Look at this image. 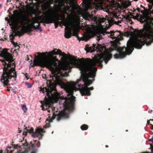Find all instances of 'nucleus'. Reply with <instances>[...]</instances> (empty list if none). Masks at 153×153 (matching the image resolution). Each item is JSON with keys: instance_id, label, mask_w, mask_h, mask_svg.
<instances>
[{"instance_id": "9b49d317", "label": "nucleus", "mask_w": 153, "mask_h": 153, "mask_svg": "<svg viewBox=\"0 0 153 153\" xmlns=\"http://www.w3.org/2000/svg\"><path fill=\"white\" fill-rule=\"evenodd\" d=\"M42 7L45 10L50 8V4L53 2H59V0H44L42 1Z\"/></svg>"}, {"instance_id": "ddd939ff", "label": "nucleus", "mask_w": 153, "mask_h": 153, "mask_svg": "<svg viewBox=\"0 0 153 153\" xmlns=\"http://www.w3.org/2000/svg\"><path fill=\"white\" fill-rule=\"evenodd\" d=\"M44 129L42 128H37L35 132H33L32 134L33 137H38L39 135H42L41 133L44 132Z\"/></svg>"}, {"instance_id": "c756f323", "label": "nucleus", "mask_w": 153, "mask_h": 153, "mask_svg": "<svg viewBox=\"0 0 153 153\" xmlns=\"http://www.w3.org/2000/svg\"><path fill=\"white\" fill-rule=\"evenodd\" d=\"M152 111V110H151V111L149 110L148 111V112H149V113H151Z\"/></svg>"}, {"instance_id": "473e14b6", "label": "nucleus", "mask_w": 153, "mask_h": 153, "mask_svg": "<svg viewBox=\"0 0 153 153\" xmlns=\"http://www.w3.org/2000/svg\"><path fill=\"white\" fill-rule=\"evenodd\" d=\"M13 92H14L15 94H16V91H13Z\"/></svg>"}, {"instance_id": "b1692460", "label": "nucleus", "mask_w": 153, "mask_h": 153, "mask_svg": "<svg viewBox=\"0 0 153 153\" xmlns=\"http://www.w3.org/2000/svg\"><path fill=\"white\" fill-rule=\"evenodd\" d=\"M85 85V82H84V84H78L77 85V86L79 88H80L81 87V86H83Z\"/></svg>"}, {"instance_id": "1a4fd4ad", "label": "nucleus", "mask_w": 153, "mask_h": 153, "mask_svg": "<svg viewBox=\"0 0 153 153\" xmlns=\"http://www.w3.org/2000/svg\"><path fill=\"white\" fill-rule=\"evenodd\" d=\"M65 37L67 39L69 38L71 34V30L74 31V34L76 36L77 35V30L78 27L79 25L77 22L74 20H71V22L65 25Z\"/></svg>"}, {"instance_id": "e433bc0d", "label": "nucleus", "mask_w": 153, "mask_h": 153, "mask_svg": "<svg viewBox=\"0 0 153 153\" xmlns=\"http://www.w3.org/2000/svg\"><path fill=\"white\" fill-rule=\"evenodd\" d=\"M53 115H54V112H53Z\"/></svg>"}, {"instance_id": "7ed1b4c3", "label": "nucleus", "mask_w": 153, "mask_h": 153, "mask_svg": "<svg viewBox=\"0 0 153 153\" xmlns=\"http://www.w3.org/2000/svg\"><path fill=\"white\" fill-rule=\"evenodd\" d=\"M54 79L55 80L53 81L50 79V77L47 80L46 84L48 88H40V91H42L43 93L46 92L48 98L45 102H41L42 104L41 107L43 110H45L48 109V108H51L53 111L54 108L52 107L53 102H57L59 96V94L55 89L56 85H59L61 88H64L69 95L65 100L63 111L59 113V116L57 118V121H59L62 117H66V118L68 117V114L65 112V110H68L71 113L74 109L75 97L73 95V93L76 89V83L72 82L66 84L63 82L56 79V77H54Z\"/></svg>"}, {"instance_id": "393cba45", "label": "nucleus", "mask_w": 153, "mask_h": 153, "mask_svg": "<svg viewBox=\"0 0 153 153\" xmlns=\"http://www.w3.org/2000/svg\"><path fill=\"white\" fill-rule=\"evenodd\" d=\"M54 119V118H52V119H49V120H48V119L46 120V122L47 121H48L49 122H52V120H53Z\"/></svg>"}, {"instance_id": "58836bf2", "label": "nucleus", "mask_w": 153, "mask_h": 153, "mask_svg": "<svg viewBox=\"0 0 153 153\" xmlns=\"http://www.w3.org/2000/svg\"><path fill=\"white\" fill-rule=\"evenodd\" d=\"M44 128H46L47 127H45V126L44 127Z\"/></svg>"}, {"instance_id": "f704fd0d", "label": "nucleus", "mask_w": 153, "mask_h": 153, "mask_svg": "<svg viewBox=\"0 0 153 153\" xmlns=\"http://www.w3.org/2000/svg\"><path fill=\"white\" fill-rule=\"evenodd\" d=\"M48 111L49 113H50V110H48Z\"/></svg>"}, {"instance_id": "4468645a", "label": "nucleus", "mask_w": 153, "mask_h": 153, "mask_svg": "<svg viewBox=\"0 0 153 153\" xmlns=\"http://www.w3.org/2000/svg\"><path fill=\"white\" fill-rule=\"evenodd\" d=\"M82 16V17L85 20L90 21V20H91L93 19V16L88 13L86 12L83 13Z\"/></svg>"}, {"instance_id": "a878e982", "label": "nucleus", "mask_w": 153, "mask_h": 153, "mask_svg": "<svg viewBox=\"0 0 153 153\" xmlns=\"http://www.w3.org/2000/svg\"><path fill=\"white\" fill-rule=\"evenodd\" d=\"M37 152V150L35 149H34L33 151L31 153H36Z\"/></svg>"}, {"instance_id": "412c9836", "label": "nucleus", "mask_w": 153, "mask_h": 153, "mask_svg": "<svg viewBox=\"0 0 153 153\" xmlns=\"http://www.w3.org/2000/svg\"><path fill=\"white\" fill-rule=\"evenodd\" d=\"M25 84L27 86V87L28 88H30L32 87V85L29 83V82H27L25 83Z\"/></svg>"}, {"instance_id": "f3484780", "label": "nucleus", "mask_w": 153, "mask_h": 153, "mask_svg": "<svg viewBox=\"0 0 153 153\" xmlns=\"http://www.w3.org/2000/svg\"><path fill=\"white\" fill-rule=\"evenodd\" d=\"M122 16L123 18L125 20H126L128 22H129L131 24L133 23V22L132 21L131 18L129 16H125L123 15H122Z\"/></svg>"}, {"instance_id": "423d86ee", "label": "nucleus", "mask_w": 153, "mask_h": 153, "mask_svg": "<svg viewBox=\"0 0 153 153\" xmlns=\"http://www.w3.org/2000/svg\"><path fill=\"white\" fill-rule=\"evenodd\" d=\"M144 9V10H142L141 13L143 14V16L140 19L139 21L142 23H143V28L140 30L142 34L143 35L147 40H152L153 42V28L152 27L151 24H152L153 18L150 17V10L152 7L148 5V9H146L141 5Z\"/></svg>"}, {"instance_id": "bb28decb", "label": "nucleus", "mask_w": 153, "mask_h": 153, "mask_svg": "<svg viewBox=\"0 0 153 153\" xmlns=\"http://www.w3.org/2000/svg\"><path fill=\"white\" fill-rule=\"evenodd\" d=\"M137 11L139 12H141V11H140V9L139 8H137Z\"/></svg>"}, {"instance_id": "ea45409f", "label": "nucleus", "mask_w": 153, "mask_h": 153, "mask_svg": "<svg viewBox=\"0 0 153 153\" xmlns=\"http://www.w3.org/2000/svg\"><path fill=\"white\" fill-rule=\"evenodd\" d=\"M53 131H52V133L53 134Z\"/></svg>"}, {"instance_id": "dca6fc26", "label": "nucleus", "mask_w": 153, "mask_h": 153, "mask_svg": "<svg viewBox=\"0 0 153 153\" xmlns=\"http://www.w3.org/2000/svg\"><path fill=\"white\" fill-rule=\"evenodd\" d=\"M33 142H34V143H32V142H30L32 144V148H34L36 147H39L40 146V143L39 141L37 140H33Z\"/></svg>"}, {"instance_id": "72a5a7b5", "label": "nucleus", "mask_w": 153, "mask_h": 153, "mask_svg": "<svg viewBox=\"0 0 153 153\" xmlns=\"http://www.w3.org/2000/svg\"><path fill=\"white\" fill-rule=\"evenodd\" d=\"M152 151L153 152V147L152 149Z\"/></svg>"}, {"instance_id": "aec40b11", "label": "nucleus", "mask_w": 153, "mask_h": 153, "mask_svg": "<svg viewBox=\"0 0 153 153\" xmlns=\"http://www.w3.org/2000/svg\"><path fill=\"white\" fill-rule=\"evenodd\" d=\"M107 20L104 18H100L99 19V22L100 23L105 22Z\"/></svg>"}, {"instance_id": "20e7f679", "label": "nucleus", "mask_w": 153, "mask_h": 153, "mask_svg": "<svg viewBox=\"0 0 153 153\" xmlns=\"http://www.w3.org/2000/svg\"><path fill=\"white\" fill-rule=\"evenodd\" d=\"M7 50L6 48H4L0 53V57L4 59V60H0L3 66L0 81L4 86L8 85L9 79L13 77L16 78L17 76L15 69L16 65L13 59V56L7 52Z\"/></svg>"}, {"instance_id": "6ab92c4d", "label": "nucleus", "mask_w": 153, "mask_h": 153, "mask_svg": "<svg viewBox=\"0 0 153 153\" xmlns=\"http://www.w3.org/2000/svg\"><path fill=\"white\" fill-rule=\"evenodd\" d=\"M81 128L82 130H86L88 128V126L85 124H84L81 126Z\"/></svg>"}, {"instance_id": "2f4dec72", "label": "nucleus", "mask_w": 153, "mask_h": 153, "mask_svg": "<svg viewBox=\"0 0 153 153\" xmlns=\"http://www.w3.org/2000/svg\"><path fill=\"white\" fill-rule=\"evenodd\" d=\"M151 140L152 142L153 143V138L151 139Z\"/></svg>"}, {"instance_id": "f03ea898", "label": "nucleus", "mask_w": 153, "mask_h": 153, "mask_svg": "<svg viewBox=\"0 0 153 153\" xmlns=\"http://www.w3.org/2000/svg\"><path fill=\"white\" fill-rule=\"evenodd\" d=\"M88 35H84L81 37H77L78 39L80 40L87 41L89 39L96 36L97 39L99 41L102 38V35L108 34V36L115 39L114 41L111 42L109 45V48H106L104 45L100 44L93 45V47H86L85 50L87 52L92 53L95 50L97 49V51L100 53L95 56V58L100 60V61H104L106 64L108 60L112 57L110 52L112 51L116 50L118 53L114 55L115 59H121L124 58L126 55H129L131 53L134 49V48L140 49L146 44L147 46L150 45L152 43V40H147L143 35L140 31L137 33H132L128 34V36H130L129 40L127 44V47H119L117 43L120 40H122L123 38L121 36V32L116 31L115 32L111 31L110 32L105 30H101L99 33H97L94 28H90L88 31Z\"/></svg>"}, {"instance_id": "9d476101", "label": "nucleus", "mask_w": 153, "mask_h": 153, "mask_svg": "<svg viewBox=\"0 0 153 153\" xmlns=\"http://www.w3.org/2000/svg\"><path fill=\"white\" fill-rule=\"evenodd\" d=\"M23 15H25L27 16L28 19L31 21V22L30 23V24H32V23L33 22V23H34V24H38V25H39V22H40L39 21V16H36L35 17H33L32 18V19H31L29 18L28 16L27 15L25 14H22L17 18L16 20V21L14 20H10L8 18L6 17L5 18V20L6 21H8V22L10 23V25L11 27V28H12V31L14 29L15 25L17 26L16 27L17 29H19L18 28L19 27H20V26H21V25L19 26L18 24L19 23L21 24V23L18 22V19L21 16Z\"/></svg>"}, {"instance_id": "a19ab883", "label": "nucleus", "mask_w": 153, "mask_h": 153, "mask_svg": "<svg viewBox=\"0 0 153 153\" xmlns=\"http://www.w3.org/2000/svg\"><path fill=\"white\" fill-rule=\"evenodd\" d=\"M8 91H9L10 90H8Z\"/></svg>"}, {"instance_id": "cd10ccee", "label": "nucleus", "mask_w": 153, "mask_h": 153, "mask_svg": "<svg viewBox=\"0 0 153 153\" xmlns=\"http://www.w3.org/2000/svg\"><path fill=\"white\" fill-rule=\"evenodd\" d=\"M6 39H7L6 38H4V39H3L2 38L0 39L1 40L3 41L4 40H6Z\"/></svg>"}, {"instance_id": "6e6552de", "label": "nucleus", "mask_w": 153, "mask_h": 153, "mask_svg": "<svg viewBox=\"0 0 153 153\" xmlns=\"http://www.w3.org/2000/svg\"><path fill=\"white\" fill-rule=\"evenodd\" d=\"M104 0H94L92 2L97 9L103 10L108 14L111 21L113 23L118 25L122 20V18L118 17L116 13L114 12H111L108 7L104 8L103 7Z\"/></svg>"}, {"instance_id": "f257e3e1", "label": "nucleus", "mask_w": 153, "mask_h": 153, "mask_svg": "<svg viewBox=\"0 0 153 153\" xmlns=\"http://www.w3.org/2000/svg\"><path fill=\"white\" fill-rule=\"evenodd\" d=\"M38 55L35 56L36 59L33 61V67L39 65L45 66L49 68L51 71L52 74L50 75V79L53 81L54 77L62 82V78L63 76H67L70 72V70L74 66L79 68L81 71L80 79L76 81V83H79L82 80L85 82V86L80 89V91L82 95L90 96L91 93L89 90L94 89L93 87L88 88L92 83V81L88 79L89 78H94L96 75L97 69L96 65H98L101 68L102 67L101 63L102 61L97 58L91 59H77L76 57L71 56L69 59V61L65 63L61 62L55 57H52L48 58L44 53H38Z\"/></svg>"}, {"instance_id": "7c9ffc66", "label": "nucleus", "mask_w": 153, "mask_h": 153, "mask_svg": "<svg viewBox=\"0 0 153 153\" xmlns=\"http://www.w3.org/2000/svg\"><path fill=\"white\" fill-rule=\"evenodd\" d=\"M2 6V4H0V8H1Z\"/></svg>"}, {"instance_id": "39448f33", "label": "nucleus", "mask_w": 153, "mask_h": 153, "mask_svg": "<svg viewBox=\"0 0 153 153\" xmlns=\"http://www.w3.org/2000/svg\"><path fill=\"white\" fill-rule=\"evenodd\" d=\"M18 21L21 23V30L17 29V26L15 25L14 29L12 30V31L11 32L10 35L11 42L15 46H17L18 44L17 43L14 42L13 40L15 36L17 35L21 36L25 33H30L32 31L33 28L36 30H39L40 32L42 31V30L40 26V22H39V25H38V24L35 25L33 22L32 24H30L31 21L26 16L22 15L18 18Z\"/></svg>"}, {"instance_id": "5701e85b", "label": "nucleus", "mask_w": 153, "mask_h": 153, "mask_svg": "<svg viewBox=\"0 0 153 153\" xmlns=\"http://www.w3.org/2000/svg\"><path fill=\"white\" fill-rule=\"evenodd\" d=\"M61 21H59V23H58V24H59V26H61L62 25H63L64 26H65V25H64V24L63 23V20H61Z\"/></svg>"}, {"instance_id": "c85d7f7f", "label": "nucleus", "mask_w": 153, "mask_h": 153, "mask_svg": "<svg viewBox=\"0 0 153 153\" xmlns=\"http://www.w3.org/2000/svg\"><path fill=\"white\" fill-rule=\"evenodd\" d=\"M149 2H153V0H147Z\"/></svg>"}, {"instance_id": "4c0bfd02", "label": "nucleus", "mask_w": 153, "mask_h": 153, "mask_svg": "<svg viewBox=\"0 0 153 153\" xmlns=\"http://www.w3.org/2000/svg\"><path fill=\"white\" fill-rule=\"evenodd\" d=\"M35 14V16H37V15L36 14Z\"/></svg>"}, {"instance_id": "a211bd4d", "label": "nucleus", "mask_w": 153, "mask_h": 153, "mask_svg": "<svg viewBox=\"0 0 153 153\" xmlns=\"http://www.w3.org/2000/svg\"><path fill=\"white\" fill-rule=\"evenodd\" d=\"M21 106L22 110L23 111L24 113H26L27 110V108L26 105L22 104Z\"/></svg>"}, {"instance_id": "4be33fe9", "label": "nucleus", "mask_w": 153, "mask_h": 153, "mask_svg": "<svg viewBox=\"0 0 153 153\" xmlns=\"http://www.w3.org/2000/svg\"><path fill=\"white\" fill-rule=\"evenodd\" d=\"M53 22H54V23L55 28H57L58 26L59 25L58 23H59V21Z\"/></svg>"}, {"instance_id": "c9c22d12", "label": "nucleus", "mask_w": 153, "mask_h": 153, "mask_svg": "<svg viewBox=\"0 0 153 153\" xmlns=\"http://www.w3.org/2000/svg\"><path fill=\"white\" fill-rule=\"evenodd\" d=\"M105 147H106V148H107V147H108V146H107V145H106V146H105Z\"/></svg>"}, {"instance_id": "f8f14e48", "label": "nucleus", "mask_w": 153, "mask_h": 153, "mask_svg": "<svg viewBox=\"0 0 153 153\" xmlns=\"http://www.w3.org/2000/svg\"><path fill=\"white\" fill-rule=\"evenodd\" d=\"M46 53L47 54H48L51 56L59 55L60 56H62V58H65L66 56L65 53H62L61 51L57 49H54L53 51L49 52V53L47 52Z\"/></svg>"}, {"instance_id": "2eb2a0df", "label": "nucleus", "mask_w": 153, "mask_h": 153, "mask_svg": "<svg viewBox=\"0 0 153 153\" xmlns=\"http://www.w3.org/2000/svg\"><path fill=\"white\" fill-rule=\"evenodd\" d=\"M33 128H27V127H25L24 129L23 133V139H24V137L26 135L27 132L31 133L33 132Z\"/></svg>"}, {"instance_id": "0eeeda50", "label": "nucleus", "mask_w": 153, "mask_h": 153, "mask_svg": "<svg viewBox=\"0 0 153 153\" xmlns=\"http://www.w3.org/2000/svg\"><path fill=\"white\" fill-rule=\"evenodd\" d=\"M44 16H42V21L43 23L50 24L53 22L59 21V20H63L64 25H67L68 23L71 22V20H68L65 19L64 14H56L54 15L52 11H49L47 13L44 14Z\"/></svg>"}]
</instances>
